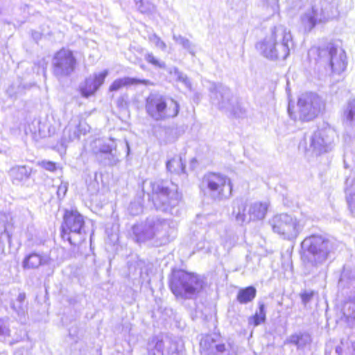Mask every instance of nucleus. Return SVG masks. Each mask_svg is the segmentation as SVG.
Returning <instances> with one entry per match:
<instances>
[{
    "label": "nucleus",
    "instance_id": "obj_30",
    "mask_svg": "<svg viewBox=\"0 0 355 355\" xmlns=\"http://www.w3.org/2000/svg\"><path fill=\"white\" fill-rule=\"evenodd\" d=\"M173 40L192 55H195L196 46L189 39L180 34L173 33Z\"/></svg>",
    "mask_w": 355,
    "mask_h": 355
},
{
    "label": "nucleus",
    "instance_id": "obj_12",
    "mask_svg": "<svg viewBox=\"0 0 355 355\" xmlns=\"http://www.w3.org/2000/svg\"><path fill=\"white\" fill-rule=\"evenodd\" d=\"M318 58L321 62L328 64L334 73H340L347 67V56L345 51L338 49L332 44H329L327 48H319Z\"/></svg>",
    "mask_w": 355,
    "mask_h": 355
},
{
    "label": "nucleus",
    "instance_id": "obj_15",
    "mask_svg": "<svg viewBox=\"0 0 355 355\" xmlns=\"http://www.w3.org/2000/svg\"><path fill=\"white\" fill-rule=\"evenodd\" d=\"M334 135L330 129L315 132L310 139V148L315 155L327 153L331 148Z\"/></svg>",
    "mask_w": 355,
    "mask_h": 355
},
{
    "label": "nucleus",
    "instance_id": "obj_20",
    "mask_svg": "<svg viewBox=\"0 0 355 355\" xmlns=\"http://www.w3.org/2000/svg\"><path fill=\"white\" fill-rule=\"evenodd\" d=\"M268 205L267 202H255L248 209V215L251 220H259L265 218Z\"/></svg>",
    "mask_w": 355,
    "mask_h": 355
},
{
    "label": "nucleus",
    "instance_id": "obj_26",
    "mask_svg": "<svg viewBox=\"0 0 355 355\" xmlns=\"http://www.w3.org/2000/svg\"><path fill=\"white\" fill-rule=\"evenodd\" d=\"M257 290L254 286H248L239 291L236 300L241 304L252 302L256 297Z\"/></svg>",
    "mask_w": 355,
    "mask_h": 355
},
{
    "label": "nucleus",
    "instance_id": "obj_9",
    "mask_svg": "<svg viewBox=\"0 0 355 355\" xmlns=\"http://www.w3.org/2000/svg\"><path fill=\"white\" fill-rule=\"evenodd\" d=\"M61 228L62 238L71 245H76L85 239V220L76 210L66 211Z\"/></svg>",
    "mask_w": 355,
    "mask_h": 355
},
{
    "label": "nucleus",
    "instance_id": "obj_38",
    "mask_svg": "<svg viewBox=\"0 0 355 355\" xmlns=\"http://www.w3.org/2000/svg\"><path fill=\"white\" fill-rule=\"evenodd\" d=\"M148 39L151 43L162 51H165L166 49V43L157 34L153 33L149 35Z\"/></svg>",
    "mask_w": 355,
    "mask_h": 355
},
{
    "label": "nucleus",
    "instance_id": "obj_29",
    "mask_svg": "<svg viewBox=\"0 0 355 355\" xmlns=\"http://www.w3.org/2000/svg\"><path fill=\"white\" fill-rule=\"evenodd\" d=\"M345 121L352 126H355V98L349 100L343 110Z\"/></svg>",
    "mask_w": 355,
    "mask_h": 355
},
{
    "label": "nucleus",
    "instance_id": "obj_18",
    "mask_svg": "<svg viewBox=\"0 0 355 355\" xmlns=\"http://www.w3.org/2000/svg\"><path fill=\"white\" fill-rule=\"evenodd\" d=\"M108 70L105 69L100 73H95L86 78L84 84L80 87L83 96L88 98L94 94L98 88L103 84L108 75Z\"/></svg>",
    "mask_w": 355,
    "mask_h": 355
},
{
    "label": "nucleus",
    "instance_id": "obj_10",
    "mask_svg": "<svg viewBox=\"0 0 355 355\" xmlns=\"http://www.w3.org/2000/svg\"><path fill=\"white\" fill-rule=\"evenodd\" d=\"M269 223L275 233L288 240L296 239L304 226L301 220L287 214L275 215Z\"/></svg>",
    "mask_w": 355,
    "mask_h": 355
},
{
    "label": "nucleus",
    "instance_id": "obj_43",
    "mask_svg": "<svg viewBox=\"0 0 355 355\" xmlns=\"http://www.w3.org/2000/svg\"><path fill=\"white\" fill-rule=\"evenodd\" d=\"M67 191V184L62 183L58 188L57 194L59 198H62L65 196Z\"/></svg>",
    "mask_w": 355,
    "mask_h": 355
},
{
    "label": "nucleus",
    "instance_id": "obj_23",
    "mask_svg": "<svg viewBox=\"0 0 355 355\" xmlns=\"http://www.w3.org/2000/svg\"><path fill=\"white\" fill-rule=\"evenodd\" d=\"M25 293H19L17 298L11 304V308L16 312L19 320L25 318L28 311L27 303L25 302Z\"/></svg>",
    "mask_w": 355,
    "mask_h": 355
},
{
    "label": "nucleus",
    "instance_id": "obj_3",
    "mask_svg": "<svg viewBox=\"0 0 355 355\" xmlns=\"http://www.w3.org/2000/svg\"><path fill=\"white\" fill-rule=\"evenodd\" d=\"M132 232L137 243L156 239L159 245H164L175 237V227L172 221L149 218L144 223L134 225Z\"/></svg>",
    "mask_w": 355,
    "mask_h": 355
},
{
    "label": "nucleus",
    "instance_id": "obj_16",
    "mask_svg": "<svg viewBox=\"0 0 355 355\" xmlns=\"http://www.w3.org/2000/svg\"><path fill=\"white\" fill-rule=\"evenodd\" d=\"M200 346L202 354L218 353L219 355H236V350L231 344L228 343L226 345L223 343H217L211 336L202 338Z\"/></svg>",
    "mask_w": 355,
    "mask_h": 355
},
{
    "label": "nucleus",
    "instance_id": "obj_45",
    "mask_svg": "<svg viewBox=\"0 0 355 355\" xmlns=\"http://www.w3.org/2000/svg\"><path fill=\"white\" fill-rule=\"evenodd\" d=\"M288 112L289 113V115H290L291 118H292L294 120H295L296 119L295 116H293V114H292V113L291 112V110H290V107H288Z\"/></svg>",
    "mask_w": 355,
    "mask_h": 355
},
{
    "label": "nucleus",
    "instance_id": "obj_44",
    "mask_svg": "<svg viewBox=\"0 0 355 355\" xmlns=\"http://www.w3.org/2000/svg\"><path fill=\"white\" fill-rule=\"evenodd\" d=\"M171 353V355H178L177 352V347L175 344H171L170 347V350L167 352V355H169Z\"/></svg>",
    "mask_w": 355,
    "mask_h": 355
},
{
    "label": "nucleus",
    "instance_id": "obj_27",
    "mask_svg": "<svg viewBox=\"0 0 355 355\" xmlns=\"http://www.w3.org/2000/svg\"><path fill=\"white\" fill-rule=\"evenodd\" d=\"M166 168L172 173L181 174L185 173V164L181 157H174L166 163Z\"/></svg>",
    "mask_w": 355,
    "mask_h": 355
},
{
    "label": "nucleus",
    "instance_id": "obj_5",
    "mask_svg": "<svg viewBox=\"0 0 355 355\" xmlns=\"http://www.w3.org/2000/svg\"><path fill=\"white\" fill-rule=\"evenodd\" d=\"M205 282L197 275L182 270H174L170 280V288L178 298L193 299L202 290Z\"/></svg>",
    "mask_w": 355,
    "mask_h": 355
},
{
    "label": "nucleus",
    "instance_id": "obj_24",
    "mask_svg": "<svg viewBox=\"0 0 355 355\" xmlns=\"http://www.w3.org/2000/svg\"><path fill=\"white\" fill-rule=\"evenodd\" d=\"M236 207H234L233 214L235 216L236 220L241 225L250 221L248 211L246 212V205L242 201H236Z\"/></svg>",
    "mask_w": 355,
    "mask_h": 355
},
{
    "label": "nucleus",
    "instance_id": "obj_11",
    "mask_svg": "<svg viewBox=\"0 0 355 355\" xmlns=\"http://www.w3.org/2000/svg\"><path fill=\"white\" fill-rule=\"evenodd\" d=\"M325 103L316 93L302 94L297 101L299 117L301 121H309L317 117L324 109Z\"/></svg>",
    "mask_w": 355,
    "mask_h": 355
},
{
    "label": "nucleus",
    "instance_id": "obj_46",
    "mask_svg": "<svg viewBox=\"0 0 355 355\" xmlns=\"http://www.w3.org/2000/svg\"><path fill=\"white\" fill-rule=\"evenodd\" d=\"M126 146L127 147H128V144L126 142ZM128 149L129 150V148H128Z\"/></svg>",
    "mask_w": 355,
    "mask_h": 355
},
{
    "label": "nucleus",
    "instance_id": "obj_36",
    "mask_svg": "<svg viewBox=\"0 0 355 355\" xmlns=\"http://www.w3.org/2000/svg\"><path fill=\"white\" fill-rule=\"evenodd\" d=\"M170 72L171 73H174L178 80L182 82L188 89H191V83L185 74L180 71L176 67L173 68Z\"/></svg>",
    "mask_w": 355,
    "mask_h": 355
},
{
    "label": "nucleus",
    "instance_id": "obj_6",
    "mask_svg": "<svg viewBox=\"0 0 355 355\" xmlns=\"http://www.w3.org/2000/svg\"><path fill=\"white\" fill-rule=\"evenodd\" d=\"M200 188L210 198L220 202L231 198L233 184L227 175L218 173H208L203 176Z\"/></svg>",
    "mask_w": 355,
    "mask_h": 355
},
{
    "label": "nucleus",
    "instance_id": "obj_42",
    "mask_svg": "<svg viewBox=\"0 0 355 355\" xmlns=\"http://www.w3.org/2000/svg\"><path fill=\"white\" fill-rule=\"evenodd\" d=\"M42 167L49 171H54L56 170L55 163L51 161H42L40 163Z\"/></svg>",
    "mask_w": 355,
    "mask_h": 355
},
{
    "label": "nucleus",
    "instance_id": "obj_39",
    "mask_svg": "<svg viewBox=\"0 0 355 355\" xmlns=\"http://www.w3.org/2000/svg\"><path fill=\"white\" fill-rule=\"evenodd\" d=\"M352 281L355 280V269H351L347 267H344L343 272L340 275V281Z\"/></svg>",
    "mask_w": 355,
    "mask_h": 355
},
{
    "label": "nucleus",
    "instance_id": "obj_19",
    "mask_svg": "<svg viewBox=\"0 0 355 355\" xmlns=\"http://www.w3.org/2000/svg\"><path fill=\"white\" fill-rule=\"evenodd\" d=\"M139 84L144 85H153V83H151L148 80L138 79L131 77H123L115 80L110 86L109 90L110 92H116L121 89L123 87H128L130 85H136Z\"/></svg>",
    "mask_w": 355,
    "mask_h": 355
},
{
    "label": "nucleus",
    "instance_id": "obj_32",
    "mask_svg": "<svg viewBox=\"0 0 355 355\" xmlns=\"http://www.w3.org/2000/svg\"><path fill=\"white\" fill-rule=\"evenodd\" d=\"M96 148L95 153L97 157L99 154H105L116 149V144L114 140L110 139L103 142L99 141L98 146H96Z\"/></svg>",
    "mask_w": 355,
    "mask_h": 355
},
{
    "label": "nucleus",
    "instance_id": "obj_14",
    "mask_svg": "<svg viewBox=\"0 0 355 355\" xmlns=\"http://www.w3.org/2000/svg\"><path fill=\"white\" fill-rule=\"evenodd\" d=\"M53 74L60 78L70 76L74 71L76 60L72 51L62 49L53 56L52 60Z\"/></svg>",
    "mask_w": 355,
    "mask_h": 355
},
{
    "label": "nucleus",
    "instance_id": "obj_35",
    "mask_svg": "<svg viewBox=\"0 0 355 355\" xmlns=\"http://www.w3.org/2000/svg\"><path fill=\"white\" fill-rule=\"evenodd\" d=\"M139 10L142 13H149L154 10V6L147 0H139L137 2Z\"/></svg>",
    "mask_w": 355,
    "mask_h": 355
},
{
    "label": "nucleus",
    "instance_id": "obj_34",
    "mask_svg": "<svg viewBox=\"0 0 355 355\" xmlns=\"http://www.w3.org/2000/svg\"><path fill=\"white\" fill-rule=\"evenodd\" d=\"M346 198L349 207L352 211L355 209V182L346 190Z\"/></svg>",
    "mask_w": 355,
    "mask_h": 355
},
{
    "label": "nucleus",
    "instance_id": "obj_40",
    "mask_svg": "<svg viewBox=\"0 0 355 355\" xmlns=\"http://www.w3.org/2000/svg\"><path fill=\"white\" fill-rule=\"evenodd\" d=\"M146 60L153 64L155 67H158L162 69H164L166 67V64L164 62L159 61L153 53H148L145 56Z\"/></svg>",
    "mask_w": 355,
    "mask_h": 355
},
{
    "label": "nucleus",
    "instance_id": "obj_13",
    "mask_svg": "<svg viewBox=\"0 0 355 355\" xmlns=\"http://www.w3.org/2000/svg\"><path fill=\"white\" fill-rule=\"evenodd\" d=\"M327 9L326 1L323 0L313 1L311 8L301 16V22L305 31H311L318 23H322L327 20L329 17Z\"/></svg>",
    "mask_w": 355,
    "mask_h": 355
},
{
    "label": "nucleus",
    "instance_id": "obj_28",
    "mask_svg": "<svg viewBox=\"0 0 355 355\" xmlns=\"http://www.w3.org/2000/svg\"><path fill=\"white\" fill-rule=\"evenodd\" d=\"M97 159L105 166H114L119 162V153L116 149L105 154H99Z\"/></svg>",
    "mask_w": 355,
    "mask_h": 355
},
{
    "label": "nucleus",
    "instance_id": "obj_4",
    "mask_svg": "<svg viewBox=\"0 0 355 355\" xmlns=\"http://www.w3.org/2000/svg\"><path fill=\"white\" fill-rule=\"evenodd\" d=\"M145 110L153 121H165L178 115L180 104L169 96L154 92L146 98Z\"/></svg>",
    "mask_w": 355,
    "mask_h": 355
},
{
    "label": "nucleus",
    "instance_id": "obj_33",
    "mask_svg": "<svg viewBox=\"0 0 355 355\" xmlns=\"http://www.w3.org/2000/svg\"><path fill=\"white\" fill-rule=\"evenodd\" d=\"M165 342L162 340H153L148 345V355H166L164 352Z\"/></svg>",
    "mask_w": 355,
    "mask_h": 355
},
{
    "label": "nucleus",
    "instance_id": "obj_1",
    "mask_svg": "<svg viewBox=\"0 0 355 355\" xmlns=\"http://www.w3.org/2000/svg\"><path fill=\"white\" fill-rule=\"evenodd\" d=\"M302 248L306 252L304 259V273L317 276L324 273V263L332 249L331 242L320 234H313L304 239Z\"/></svg>",
    "mask_w": 355,
    "mask_h": 355
},
{
    "label": "nucleus",
    "instance_id": "obj_41",
    "mask_svg": "<svg viewBox=\"0 0 355 355\" xmlns=\"http://www.w3.org/2000/svg\"><path fill=\"white\" fill-rule=\"evenodd\" d=\"M313 291H304L300 294L301 300L304 305H306L313 298Z\"/></svg>",
    "mask_w": 355,
    "mask_h": 355
},
{
    "label": "nucleus",
    "instance_id": "obj_8",
    "mask_svg": "<svg viewBox=\"0 0 355 355\" xmlns=\"http://www.w3.org/2000/svg\"><path fill=\"white\" fill-rule=\"evenodd\" d=\"M168 182L157 181L150 183V198L155 207L162 211H168L172 207H175L179 202L180 196L177 191V187Z\"/></svg>",
    "mask_w": 355,
    "mask_h": 355
},
{
    "label": "nucleus",
    "instance_id": "obj_17",
    "mask_svg": "<svg viewBox=\"0 0 355 355\" xmlns=\"http://www.w3.org/2000/svg\"><path fill=\"white\" fill-rule=\"evenodd\" d=\"M88 131L89 126L85 121L78 118L73 119L64 129L62 144L67 145L69 142L78 140L82 135H85Z\"/></svg>",
    "mask_w": 355,
    "mask_h": 355
},
{
    "label": "nucleus",
    "instance_id": "obj_25",
    "mask_svg": "<svg viewBox=\"0 0 355 355\" xmlns=\"http://www.w3.org/2000/svg\"><path fill=\"white\" fill-rule=\"evenodd\" d=\"M287 342L297 346V349H302L311 342V336L306 333H299L291 335Z\"/></svg>",
    "mask_w": 355,
    "mask_h": 355
},
{
    "label": "nucleus",
    "instance_id": "obj_22",
    "mask_svg": "<svg viewBox=\"0 0 355 355\" xmlns=\"http://www.w3.org/2000/svg\"><path fill=\"white\" fill-rule=\"evenodd\" d=\"M31 172V169L26 166H16L10 170L9 175L12 178V182L16 184L28 179Z\"/></svg>",
    "mask_w": 355,
    "mask_h": 355
},
{
    "label": "nucleus",
    "instance_id": "obj_21",
    "mask_svg": "<svg viewBox=\"0 0 355 355\" xmlns=\"http://www.w3.org/2000/svg\"><path fill=\"white\" fill-rule=\"evenodd\" d=\"M47 259L37 253H31L26 256L23 262L22 266L24 269H35L46 263Z\"/></svg>",
    "mask_w": 355,
    "mask_h": 355
},
{
    "label": "nucleus",
    "instance_id": "obj_7",
    "mask_svg": "<svg viewBox=\"0 0 355 355\" xmlns=\"http://www.w3.org/2000/svg\"><path fill=\"white\" fill-rule=\"evenodd\" d=\"M209 91L211 103L220 110L236 117H241L245 114V110L228 87L213 83Z\"/></svg>",
    "mask_w": 355,
    "mask_h": 355
},
{
    "label": "nucleus",
    "instance_id": "obj_31",
    "mask_svg": "<svg viewBox=\"0 0 355 355\" xmlns=\"http://www.w3.org/2000/svg\"><path fill=\"white\" fill-rule=\"evenodd\" d=\"M266 320V310L263 303L259 302V311H257L252 317L249 318V324H253L254 326H258Z\"/></svg>",
    "mask_w": 355,
    "mask_h": 355
},
{
    "label": "nucleus",
    "instance_id": "obj_2",
    "mask_svg": "<svg viewBox=\"0 0 355 355\" xmlns=\"http://www.w3.org/2000/svg\"><path fill=\"white\" fill-rule=\"evenodd\" d=\"M293 46L291 31L284 26L274 27L271 32L256 44V49L268 60H285Z\"/></svg>",
    "mask_w": 355,
    "mask_h": 355
},
{
    "label": "nucleus",
    "instance_id": "obj_37",
    "mask_svg": "<svg viewBox=\"0 0 355 355\" xmlns=\"http://www.w3.org/2000/svg\"><path fill=\"white\" fill-rule=\"evenodd\" d=\"M8 320L9 319L8 318L0 319V337L6 338L10 336Z\"/></svg>",
    "mask_w": 355,
    "mask_h": 355
}]
</instances>
